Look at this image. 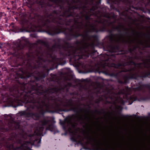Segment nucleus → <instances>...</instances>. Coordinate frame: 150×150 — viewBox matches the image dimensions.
<instances>
[{"label": "nucleus", "mask_w": 150, "mask_h": 150, "mask_svg": "<svg viewBox=\"0 0 150 150\" xmlns=\"http://www.w3.org/2000/svg\"><path fill=\"white\" fill-rule=\"evenodd\" d=\"M73 2L75 6H69L65 8L63 6V1L60 0V25H70L73 24L70 29L60 26V32H64L69 39L79 36L82 37V40L76 42V47L67 49V55H72L75 60L77 61L83 58L84 56L88 57L94 49L98 36L90 35L89 33L108 31V28L111 26L113 29L120 31L124 29V26L122 24L117 26L114 25L116 21L114 14L96 12L97 5L90 9L86 6L83 7L77 6L81 4L80 0Z\"/></svg>", "instance_id": "obj_1"}, {"label": "nucleus", "mask_w": 150, "mask_h": 150, "mask_svg": "<svg viewBox=\"0 0 150 150\" xmlns=\"http://www.w3.org/2000/svg\"><path fill=\"white\" fill-rule=\"evenodd\" d=\"M31 88V91H28V93L25 95H24L23 97L21 96L22 100L23 102L25 103V106H27L28 109L36 108L41 111L40 113H42L45 110L55 109L61 105L64 106L71 107L68 111H73L77 113L78 112V107H72V100L64 99L60 102V104H59L56 99V98L53 97L54 95H57L58 93L63 91V89L62 88H55L43 91L42 86H39L37 84L32 86Z\"/></svg>", "instance_id": "obj_2"}, {"label": "nucleus", "mask_w": 150, "mask_h": 150, "mask_svg": "<svg viewBox=\"0 0 150 150\" xmlns=\"http://www.w3.org/2000/svg\"><path fill=\"white\" fill-rule=\"evenodd\" d=\"M120 68L125 69L118 73L121 75L123 81L119 79L120 83L124 84L127 82L129 79H136L137 77H145L150 75V57L143 62L136 64L133 61L127 62L118 65Z\"/></svg>", "instance_id": "obj_3"}, {"label": "nucleus", "mask_w": 150, "mask_h": 150, "mask_svg": "<svg viewBox=\"0 0 150 150\" xmlns=\"http://www.w3.org/2000/svg\"><path fill=\"white\" fill-rule=\"evenodd\" d=\"M48 117H44L39 122V125L35 129L33 136H30L29 141L24 142L23 144L21 146L14 148L12 144H6V147L8 150H32L31 149V146L35 144L39 146L41 143V140L34 139V135H40L42 134L44 130L43 126L46 127V130H49L53 131L56 129V127L52 124L49 123L50 120L47 119Z\"/></svg>", "instance_id": "obj_4"}, {"label": "nucleus", "mask_w": 150, "mask_h": 150, "mask_svg": "<svg viewBox=\"0 0 150 150\" xmlns=\"http://www.w3.org/2000/svg\"><path fill=\"white\" fill-rule=\"evenodd\" d=\"M109 38L111 42H113L117 44H119L120 42L129 45L137 44V45L134 47V50L136 48L139 47L138 44H143L142 41H138V38H137L132 39L129 37H124L118 34L111 35L109 36Z\"/></svg>", "instance_id": "obj_5"}, {"label": "nucleus", "mask_w": 150, "mask_h": 150, "mask_svg": "<svg viewBox=\"0 0 150 150\" xmlns=\"http://www.w3.org/2000/svg\"><path fill=\"white\" fill-rule=\"evenodd\" d=\"M83 111L87 113L84 115H80L79 116L77 115H74L71 117V119L68 122V124L70 129H74L77 124L78 122H80L81 123H85V121L90 119V117L88 115L89 111L87 110L80 109L78 110L77 113H82Z\"/></svg>", "instance_id": "obj_6"}, {"label": "nucleus", "mask_w": 150, "mask_h": 150, "mask_svg": "<svg viewBox=\"0 0 150 150\" xmlns=\"http://www.w3.org/2000/svg\"><path fill=\"white\" fill-rule=\"evenodd\" d=\"M27 77L28 78L33 76L35 77L36 79L38 78L39 79L44 78L45 76V74L43 73H40L37 71H35L33 73L32 71H29L27 70L24 73Z\"/></svg>", "instance_id": "obj_7"}, {"label": "nucleus", "mask_w": 150, "mask_h": 150, "mask_svg": "<svg viewBox=\"0 0 150 150\" xmlns=\"http://www.w3.org/2000/svg\"><path fill=\"white\" fill-rule=\"evenodd\" d=\"M20 113L21 115L26 117H32L34 120H38L40 118V115L38 113L27 112L25 111H21Z\"/></svg>", "instance_id": "obj_8"}, {"label": "nucleus", "mask_w": 150, "mask_h": 150, "mask_svg": "<svg viewBox=\"0 0 150 150\" xmlns=\"http://www.w3.org/2000/svg\"><path fill=\"white\" fill-rule=\"evenodd\" d=\"M150 87V86L148 85L141 84L138 87L133 88L132 89L133 90L135 91H142V92H144L145 88H149Z\"/></svg>", "instance_id": "obj_9"}, {"label": "nucleus", "mask_w": 150, "mask_h": 150, "mask_svg": "<svg viewBox=\"0 0 150 150\" xmlns=\"http://www.w3.org/2000/svg\"><path fill=\"white\" fill-rule=\"evenodd\" d=\"M9 125L10 129H17L19 127V124L15 122H13L11 124L9 123Z\"/></svg>", "instance_id": "obj_10"}, {"label": "nucleus", "mask_w": 150, "mask_h": 150, "mask_svg": "<svg viewBox=\"0 0 150 150\" xmlns=\"http://www.w3.org/2000/svg\"><path fill=\"white\" fill-rule=\"evenodd\" d=\"M93 141L94 143L93 144V145L96 148V150H99L100 143L99 142L96 141V140L95 139H93Z\"/></svg>", "instance_id": "obj_11"}, {"label": "nucleus", "mask_w": 150, "mask_h": 150, "mask_svg": "<svg viewBox=\"0 0 150 150\" xmlns=\"http://www.w3.org/2000/svg\"><path fill=\"white\" fill-rule=\"evenodd\" d=\"M37 42L38 43H41L43 44H45V42L42 40H38Z\"/></svg>", "instance_id": "obj_12"}, {"label": "nucleus", "mask_w": 150, "mask_h": 150, "mask_svg": "<svg viewBox=\"0 0 150 150\" xmlns=\"http://www.w3.org/2000/svg\"><path fill=\"white\" fill-rule=\"evenodd\" d=\"M6 15L4 13L0 12V18H1V17L4 16Z\"/></svg>", "instance_id": "obj_13"}, {"label": "nucleus", "mask_w": 150, "mask_h": 150, "mask_svg": "<svg viewBox=\"0 0 150 150\" xmlns=\"http://www.w3.org/2000/svg\"><path fill=\"white\" fill-rule=\"evenodd\" d=\"M114 2H115V4L118 3L120 1H121L122 0H113Z\"/></svg>", "instance_id": "obj_14"}, {"label": "nucleus", "mask_w": 150, "mask_h": 150, "mask_svg": "<svg viewBox=\"0 0 150 150\" xmlns=\"http://www.w3.org/2000/svg\"><path fill=\"white\" fill-rule=\"evenodd\" d=\"M115 48L114 47H111V49H112L111 51L113 52H115Z\"/></svg>", "instance_id": "obj_15"}, {"label": "nucleus", "mask_w": 150, "mask_h": 150, "mask_svg": "<svg viewBox=\"0 0 150 150\" xmlns=\"http://www.w3.org/2000/svg\"><path fill=\"white\" fill-rule=\"evenodd\" d=\"M16 142H17V143H19L20 144H22V143H21V141L20 140H16Z\"/></svg>", "instance_id": "obj_16"}, {"label": "nucleus", "mask_w": 150, "mask_h": 150, "mask_svg": "<svg viewBox=\"0 0 150 150\" xmlns=\"http://www.w3.org/2000/svg\"><path fill=\"white\" fill-rule=\"evenodd\" d=\"M71 85L72 84L71 83H68V86H71Z\"/></svg>", "instance_id": "obj_17"}, {"label": "nucleus", "mask_w": 150, "mask_h": 150, "mask_svg": "<svg viewBox=\"0 0 150 150\" xmlns=\"http://www.w3.org/2000/svg\"><path fill=\"white\" fill-rule=\"evenodd\" d=\"M37 56H38V57L39 59H42V57H39V54L37 55Z\"/></svg>", "instance_id": "obj_18"}, {"label": "nucleus", "mask_w": 150, "mask_h": 150, "mask_svg": "<svg viewBox=\"0 0 150 150\" xmlns=\"http://www.w3.org/2000/svg\"><path fill=\"white\" fill-rule=\"evenodd\" d=\"M29 68L30 69H32V67L31 65H30Z\"/></svg>", "instance_id": "obj_19"}, {"label": "nucleus", "mask_w": 150, "mask_h": 150, "mask_svg": "<svg viewBox=\"0 0 150 150\" xmlns=\"http://www.w3.org/2000/svg\"><path fill=\"white\" fill-rule=\"evenodd\" d=\"M93 2V0H91V2H90V3H92Z\"/></svg>", "instance_id": "obj_20"}, {"label": "nucleus", "mask_w": 150, "mask_h": 150, "mask_svg": "<svg viewBox=\"0 0 150 150\" xmlns=\"http://www.w3.org/2000/svg\"><path fill=\"white\" fill-rule=\"evenodd\" d=\"M101 150H106L105 149H101Z\"/></svg>", "instance_id": "obj_21"}, {"label": "nucleus", "mask_w": 150, "mask_h": 150, "mask_svg": "<svg viewBox=\"0 0 150 150\" xmlns=\"http://www.w3.org/2000/svg\"><path fill=\"white\" fill-rule=\"evenodd\" d=\"M7 9H8V10L10 9V8H7Z\"/></svg>", "instance_id": "obj_22"}, {"label": "nucleus", "mask_w": 150, "mask_h": 150, "mask_svg": "<svg viewBox=\"0 0 150 150\" xmlns=\"http://www.w3.org/2000/svg\"><path fill=\"white\" fill-rule=\"evenodd\" d=\"M105 60V61H107V60H108L107 59H105V60Z\"/></svg>", "instance_id": "obj_23"}, {"label": "nucleus", "mask_w": 150, "mask_h": 150, "mask_svg": "<svg viewBox=\"0 0 150 150\" xmlns=\"http://www.w3.org/2000/svg\"><path fill=\"white\" fill-rule=\"evenodd\" d=\"M16 139L15 138H13V139Z\"/></svg>", "instance_id": "obj_24"}, {"label": "nucleus", "mask_w": 150, "mask_h": 150, "mask_svg": "<svg viewBox=\"0 0 150 150\" xmlns=\"http://www.w3.org/2000/svg\"><path fill=\"white\" fill-rule=\"evenodd\" d=\"M107 55V56H109V55H109V54H106Z\"/></svg>", "instance_id": "obj_25"}, {"label": "nucleus", "mask_w": 150, "mask_h": 150, "mask_svg": "<svg viewBox=\"0 0 150 150\" xmlns=\"http://www.w3.org/2000/svg\"><path fill=\"white\" fill-rule=\"evenodd\" d=\"M124 93V92H122V93Z\"/></svg>", "instance_id": "obj_26"}, {"label": "nucleus", "mask_w": 150, "mask_h": 150, "mask_svg": "<svg viewBox=\"0 0 150 150\" xmlns=\"http://www.w3.org/2000/svg\"><path fill=\"white\" fill-rule=\"evenodd\" d=\"M35 1V2H36V1ZM36 2H37V3H38V1H36Z\"/></svg>", "instance_id": "obj_27"}, {"label": "nucleus", "mask_w": 150, "mask_h": 150, "mask_svg": "<svg viewBox=\"0 0 150 150\" xmlns=\"http://www.w3.org/2000/svg\"><path fill=\"white\" fill-rule=\"evenodd\" d=\"M134 58H135V59H137V58L136 57H135Z\"/></svg>", "instance_id": "obj_28"}, {"label": "nucleus", "mask_w": 150, "mask_h": 150, "mask_svg": "<svg viewBox=\"0 0 150 150\" xmlns=\"http://www.w3.org/2000/svg\"><path fill=\"white\" fill-rule=\"evenodd\" d=\"M54 47V46H53V48Z\"/></svg>", "instance_id": "obj_29"}, {"label": "nucleus", "mask_w": 150, "mask_h": 150, "mask_svg": "<svg viewBox=\"0 0 150 150\" xmlns=\"http://www.w3.org/2000/svg\"><path fill=\"white\" fill-rule=\"evenodd\" d=\"M130 51L131 52V49L130 50Z\"/></svg>", "instance_id": "obj_30"}, {"label": "nucleus", "mask_w": 150, "mask_h": 150, "mask_svg": "<svg viewBox=\"0 0 150 150\" xmlns=\"http://www.w3.org/2000/svg\"><path fill=\"white\" fill-rule=\"evenodd\" d=\"M150 1V0H149Z\"/></svg>", "instance_id": "obj_31"}]
</instances>
